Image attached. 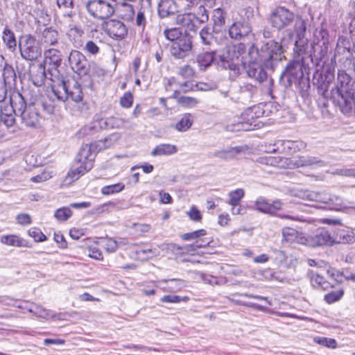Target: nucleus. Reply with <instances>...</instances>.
<instances>
[{
    "mask_svg": "<svg viewBox=\"0 0 355 355\" xmlns=\"http://www.w3.org/2000/svg\"><path fill=\"white\" fill-rule=\"evenodd\" d=\"M327 274L329 277L334 279L337 282H342L343 272H340L335 268H331L327 270Z\"/></svg>",
    "mask_w": 355,
    "mask_h": 355,
    "instance_id": "obj_64",
    "label": "nucleus"
},
{
    "mask_svg": "<svg viewBox=\"0 0 355 355\" xmlns=\"http://www.w3.org/2000/svg\"><path fill=\"white\" fill-rule=\"evenodd\" d=\"M46 65L40 63L39 64H32L29 69V76L33 83L36 86L44 85L45 79L49 78V71H46Z\"/></svg>",
    "mask_w": 355,
    "mask_h": 355,
    "instance_id": "obj_19",
    "label": "nucleus"
},
{
    "mask_svg": "<svg viewBox=\"0 0 355 355\" xmlns=\"http://www.w3.org/2000/svg\"><path fill=\"white\" fill-rule=\"evenodd\" d=\"M76 13L74 11L71 10L63 15L64 23L66 24L67 28L71 31H75L77 33H80V28L74 24L73 17Z\"/></svg>",
    "mask_w": 355,
    "mask_h": 355,
    "instance_id": "obj_50",
    "label": "nucleus"
},
{
    "mask_svg": "<svg viewBox=\"0 0 355 355\" xmlns=\"http://www.w3.org/2000/svg\"><path fill=\"white\" fill-rule=\"evenodd\" d=\"M175 21L177 24L181 25L189 31L195 32L200 26L196 17L191 12L177 15Z\"/></svg>",
    "mask_w": 355,
    "mask_h": 355,
    "instance_id": "obj_24",
    "label": "nucleus"
},
{
    "mask_svg": "<svg viewBox=\"0 0 355 355\" xmlns=\"http://www.w3.org/2000/svg\"><path fill=\"white\" fill-rule=\"evenodd\" d=\"M245 51L246 46L243 43L226 46L218 55H216V65L223 69H228L239 73V58Z\"/></svg>",
    "mask_w": 355,
    "mask_h": 355,
    "instance_id": "obj_6",
    "label": "nucleus"
},
{
    "mask_svg": "<svg viewBox=\"0 0 355 355\" xmlns=\"http://www.w3.org/2000/svg\"><path fill=\"white\" fill-rule=\"evenodd\" d=\"M310 280L312 286L317 288H321L324 291L328 290L334 287V285L326 281L324 278L318 273L313 271L309 272Z\"/></svg>",
    "mask_w": 355,
    "mask_h": 355,
    "instance_id": "obj_34",
    "label": "nucleus"
},
{
    "mask_svg": "<svg viewBox=\"0 0 355 355\" xmlns=\"http://www.w3.org/2000/svg\"><path fill=\"white\" fill-rule=\"evenodd\" d=\"M295 196L302 199L315 201L324 204L322 208H327L330 209L338 210L341 208L343 200L336 196H331L326 192L315 191H299Z\"/></svg>",
    "mask_w": 355,
    "mask_h": 355,
    "instance_id": "obj_10",
    "label": "nucleus"
},
{
    "mask_svg": "<svg viewBox=\"0 0 355 355\" xmlns=\"http://www.w3.org/2000/svg\"><path fill=\"white\" fill-rule=\"evenodd\" d=\"M12 102V94L10 98V105L0 107V123L2 122L7 127L12 126L15 123V116H18Z\"/></svg>",
    "mask_w": 355,
    "mask_h": 355,
    "instance_id": "obj_21",
    "label": "nucleus"
},
{
    "mask_svg": "<svg viewBox=\"0 0 355 355\" xmlns=\"http://www.w3.org/2000/svg\"><path fill=\"white\" fill-rule=\"evenodd\" d=\"M89 169H85V167L77 164L74 168H71L67 173L64 179L65 184H69L71 182L77 180L81 175L89 171Z\"/></svg>",
    "mask_w": 355,
    "mask_h": 355,
    "instance_id": "obj_38",
    "label": "nucleus"
},
{
    "mask_svg": "<svg viewBox=\"0 0 355 355\" xmlns=\"http://www.w3.org/2000/svg\"><path fill=\"white\" fill-rule=\"evenodd\" d=\"M163 250L174 251L175 250H185L187 252H193L198 250V245L194 242L192 244L187 245L184 247H178L174 243H166L160 246Z\"/></svg>",
    "mask_w": 355,
    "mask_h": 355,
    "instance_id": "obj_45",
    "label": "nucleus"
},
{
    "mask_svg": "<svg viewBox=\"0 0 355 355\" xmlns=\"http://www.w3.org/2000/svg\"><path fill=\"white\" fill-rule=\"evenodd\" d=\"M340 55H343V59L346 60H348L353 56V52L351 51L349 41H347L344 39H339L336 45L335 54L333 59H336Z\"/></svg>",
    "mask_w": 355,
    "mask_h": 355,
    "instance_id": "obj_30",
    "label": "nucleus"
},
{
    "mask_svg": "<svg viewBox=\"0 0 355 355\" xmlns=\"http://www.w3.org/2000/svg\"><path fill=\"white\" fill-rule=\"evenodd\" d=\"M28 311L30 313H33L37 317L45 318V319L51 317V315L50 311L46 310V309H44L42 306H39L37 304L33 305L28 309Z\"/></svg>",
    "mask_w": 355,
    "mask_h": 355,
    "instance_id": "obj_51",
    "label": "nucleus"
},
{
    "mask_svg": "<svg viewBox=\"0 0 355 355\" xmlns=\"http://www.w3.org/2000/svg\"><path fill=\"white\" fill-rule=\"evenodd\" d=\"M282 232V236L286 241H292L297 237L298 232L293 228L284 227Z\"/></svg>",
    "mask_w": 355,
    "mask_h": 355,
    "instance_id": "obj_59",
    "label": "nucleus"
},
{
    "mask_svg": "<svg viewBox=\"0 0 355 355\" xmlns=\"http://www.w3.org/2000/svg\"><path fill=\"white\" fill-rule=\"evenodd\" d=\"M226 12L221 8L214 9L211 14L213 32L223 35V29L225 24Z\"/></svg>",
    "mask_w": 355,
    "mask_h": 355,
    "instance_id": "obj_23",
    "label": "nucleus"
},
{
    "mask_svg": "<svg viewBox=\"0 0 355 355\" xmlns=\"http://www.w3.org/2000/svg\"><path fill=\"white\" fill-rule=\"evenodd\" d=\"M71 210L69 207H66L58 209L54 214L55 218L58 221H66L71 216Z\"/></svg>",
    "mask_w": 355,
    "mask_h": 355,
    "instance_id": "obj_52",
    "label": "nucleus"
},
{
    "mask_svg": "<svg viewBox=\"0 0 355 355\" xmlns=\"http://www.w3.org/2000/svg\"><path fill=\"white\" fill-rule=\"evenodd\" d=\"M245 148L241 146L229 147L225 149L218 150L214 152V155L223 159H231L243 152Z\"/></svg>",
    "mask_w": 355,
    "mask_h": 355,
    "instance_id": "obj_29",
    "label": "nucleus"
},
{
    "mask_svg": "<svg viewBox=\"0 0 355 355\" xmlns=\"http://www.w3.org/2000/svg\"><path fill=\"white\" fill-rule=\"evenodd\" d=\"M59 33L51 27L45 28L42 33L41 44L45 46H55L58 42Z\"/></svg>",
    "mask_w": 355,
    "mask_h": 355,
    "instance_id": "obj_31",
    "label": "nucleus"
},
{
    "mask_svg": "<svg viewBox=\"0 0 355 355\" xmlns=\"http://www.w3.org/2000/svg\"><path fill=\"white\" fill-rule=\"evenodd\" d=\"M178 102L187 107H193L197 105L198 101L195 98L189 97V96H181L178 99Z\"/></svg>",
    "mask_w": 355,
    "mask_h": 355,
    "instance_id": "obj_63",
    "label": "nucleus"
},
{
    "mask_svg": "<svg viewBox=\"0 0 355 355\" xmlns=\"http://www.w3.org/2000/svg\"><path fill=\"white\" fill-rule=\"evenodd\" d=\"M308 70L313 69V85L320 95L330 94L331 101L342 114L355 116V80L345 70L338 69L335 79V66L333 59H309Z\"/></svg>",
    "mask_w": 355,
    "mask_h": 355,
    "instance_id": "obj_1",
    "label": "nucleus"
},
{
    "mask_svg": "<svg viewBox=\"0 0 355 355\" xmlns=\"http://www.w3.org/2000/svg\"><path fill=\"white\" fill-rule=\"evenodd\" d=\"M177 151L178 148L175 145L162 144L157 146V155H171L176 153Z\"/></svg>",
    "mask_w": 355,
    "mask_h": 355,
    "instance_id": "obj_46",
    "label": "nucleus"
},
{
    "mask_svg": "<svg viewBox=\"0 0 355 355\" xmlns=\"http://www.w3.org/2000/svg\"><path fill=\"white\" fill-rule=\"evenodd\" d=\"M332 239L333 245L334 243L349 244L355 241V234L350 230L339 227L334 230Z\"/></svg>",
    "mask_w": 355,
    "mask_h": 355,
    "instance_id": "obj_26",
    "label": "nucleus"
},
{
    "mask_svg": "<svg viewBox=\"0 0 355 355\" xmlns=\"http://www.w3.org/2000/svg\"><path fill=\"white\" fill-rule=\"evenodd\" d=\"M28 94H21L19 92L12 93V104L17 115L20 116L21 123L28 128H37L40 125L41 116L37 107L33 101H28Z\"/></svg>",
    "mask_w": 355,
    "mask_h": 355,
    "instance_id": "obj_5",
    "label": "nucleus"
},
{
    "mask_svg": "<svg viewBox=\"0 0 355 355\" xmlns=\"http://www.w3.org/2000/svg\"><path fill=\"white\" fill-rule=\"evenodd\" d=\"M280 47L272 42H266L259 49L252 44L248 55L243 57L242 66L247 76L259 85H264L266 92L272 98L274 80L268 76L263 67L274 70L281 62Z\"/></svg>",
    "mask_w": 355,
    "mask_h": 355,
    "instance_id": "obj_2",
    "label": "nucleus"
},
{
    "mask_svg": "<svg viewBox=\"0 0 355 355\" xmlns=\"http://www.w3.org/2000/svg\"><path fill=\"white\" fill-rule=\"evenodd\" d=\"M193 122V116L189 113L184 114L175 125V128L179 132H185L191 127Z\"/></svg>",
    "mask_w": 355,
    "mask_h": 355,
    "instance_id": "obj_40",
    "label": "nucleus"
},
{
    "mask_svg": "<svg viewBox=\"0 0 355 355\" xmlns=\"http://www.w3.org/2000/svg\"><path fill=\"white\" fill-rule=\"evenodd\" d=\"M254 205L259 211L271 216H275L277 211L282 209L283 202L280 200L277 199L272 201V203H270L264 198L259 197L254 202Z\"/></svg>",
    "mask_w": 355,
    "mask_h": 355,
    "instance_id": "obj_18",
    "label": "nucleus"
},
{
    "mask_svg": "<svg viewBox=\"0 0 355 355\" xmlns=\"http://www.w3.org/2000/svg\"><path fill=\"white\" fill-rule=\"evenodd\" d=\"M314 340L318 344L329 348H336L337 345L336 340L333 338H328L325 337H317L314 339Z\"/></svg>",
    "mask_w": 355,
    "mask_h": 355,
    "instance_id": "obj_58",
    "label": "nucleus"
},
{
    "mask_svg": "<svg viewBox=\"0 0 355 355\" xmlns=\"http://www.w3.org/2000/svg\"><path fill=\"white\" fill-rule=\"evenodd\" d=\"M121 137L119 132H114L108 135L103 139L98 140L96 144V147L98 150L107 149L114 145Z\"/></svg>",
    "mask_w": 355,
    "mask_h": 355,
    "instance_id": "obj_35",
    "label": "nucleus"
},
{
    "mask_svg": "<svg viewBox=\"0 0 355 355\" xmlns=\"http://www.w3.org/2000/svg\"><path fill=\"white\" fill-rule=\"evenodd\" d=\"M103 28L107 35L116 40H123L128 34L125 25L119 20L112 19L103 24Z\"/></svg>",
    "mask_w": 355,
    "mask_h": 355,
    "instance_id": "obj_16",
    "label": "nucleus"
},
{
    "mask_svg": "<svg viewBox=\"0 0 355 355\" xmlns=\"http://www.w3.org/2000/svg\"><path fill=\"white\" fill-rule=\"evenodd\" d=\"M128 121L121 118L110 116L105 119H100L94 122V126L98 125L102 130H110L114 128H123Z\"/></svg>",
    "mask_w": 355,
    "mask_h": 355,
    "instance_id": "obj_25",
    "label": "nucleus"
},
{
    "mask_svg": "<svg viewBox=\"0 0 355 355\" xmlns=\"http://www.w3.org/2000/svg\"><path fill=\"white\" fill-rule=\"evenodd\" d=\"M320 96L321 98L318 100V107H320L324 117H330L331 116V111L329 109V99L331 101L330 94L327 96L323 95Z\"/></svg>",
    "mask_w": 355,
    "mask_h": 355,
    "instance_id": "obj_49",
    "label": "nucleus"
},
{
    "mask_svg": "<svg viewBox=\"0 0 355 355\" xmlns=\"http://www.w3.org/2000/svg\"><path fill=\"white\" fill-rule=\"evenodd\" d=\"M44 64L48 67L49 79L53 83L52 90L59 101H65L71 99L74 102L83 100V94L80 85L74 79L64 80L60 78L58 68L62 60L60 50L50 48L44 52Z\"/></svg>",
    "mask_w": 355,
    "mask_h": 355,
    "instance_id": "obj_3",
    "label": "nucleus"
},
{
    "mask_svg": "<svg viewBox=\"0 0 355 355\" xmlns=\"http://www.w3.org/2000/svg\"><path fill=\"white\" fill-rule=\"evenodd\" d=\"M252 31V27L248 20L241 19L234 21L229 28L228 33L230 38L241 40L247 37Z\"/></svg>",
    "mask_w": 355,
    "mask_h": 355,
    "instance_id": "obj_14",
    "label": "nucleus"
},
{
    "mask_svg": "<svg viewBox=\"0 0 355 355\" xmlns=\"http://www.w3.org/2000/svg\"><path fill=\"white\" fill-rule=\"evenodd\" d=\"M94 157L92 153V145L85 144L81 147L76 157V164L81 165L85 169L91 170L94 165Z\"/></svg>",
    "mask_w": 355,
    "mask_h": 355,
    "instance_id": "obj_20",
    "label": "nucleus"
},
{
    "mask_svg": "<svg viewBox=\"0 0 355 355\" xmlns=\"http://www.w3.org/2000/svg\"><path fill=\"white\" fill-rule=\"evenodd\" d=\"M116 6V0H89L85 8L92 17L105 20L114 15Z\"/></svg>",
    "mask_w": 355,
    "mask_h": 355,
    "instance_id": "obj_8",
    "label": "nucleus"
},
{
    "mask_svg": "<svg viewBox=\"0 0 355 355\" xmlns=\"http://www.w3.org/2000/svg\"><path fill=\"white\" fill-rule=\"evenodd\" d=\"M18 48L21 58L28 61L37 60L42 53L41 44L30 34L20 37Z\"/></svg>",
    "mask_w": 355,
    "mask_h": 355,
    "instance_id": "obj_11",
    "label": "nucleus"
},
{
    "mask_svg": "<svg viewBox=\"0 0 355 355\" xmlns=\"http://www.w3.org/2000/svg\"><path fill=\"white\" fill-rule=\"evenodd\" d=\"M207 234V231L204 229L198 230L189 233H185L181 236V239L184 241L197 240L201 236Z\"/></svg>",
    "mask_w": 355,
    "mask_h": 355,
    "instance_id": "obj_55",
    "label": "nucleus"
},
{
    "mask_svg": "<svg viewBox=\"0 0 355 355\" xmlns=\"http://www.w3.org/2000/svg\"><path fill=\"white\" fill-rule=\"evenodd\" d=\"M191 49V37L188 34L184 33L182 37L173 42L170 51L175 58L183 59L189 55Z\"/></svg>",
    "mask_w": 355,
    "mask_h": 355,
    "instance_id": "obj_12",
    "label": "nucleus"
},
{
    "mask_svg": "<svg viewBox=\"0 0 355 355\" xmlns=\"http://www.w3.org/2000/svg\"><path fill=\"white\" fill-rule=\"evenodd\" d=\"M245 191L243 189H237L229 193V204L232 207H238L241 200L244 197Z\"/></svg>",
    "mask_w": 355,
    "mask_h": 355,
    "instance_id": "obj_44",
    "label": "nucleus"
},
{
    "mask_svg": "<svg viewBox=\"0 0 355 355\" xmlns=\"http://www.w3.org/2000/svg\"><path fill=\"white\" fill-rule=\"evenodd\" d=\"M175 21H160L159 22V32L163 31L164 37L173 42L177 41L179 38L182 37V30L179 28L174 27Z\"/></svg>",
    "mask_w": 355,
    "mask_h": 355,
    "instance_id": "obj_22",
    "label": "nucleus"
},
{
    "mask_svg": "<svg viewBox=\"0 0 355 355\" xmlns=\"http://www.w3.org/2000/svg\"><path fill=\"white\" fill-rule=\"evenodd\" d=\"M294 13L284 7H278L270 17L272 26L279 30L288 26L294 20Z\"/></svg>",
    "mask_w": 355,
    "mask_h": 355,
    "instance_id": "obj_13",
    "label": "nucleus"
},
{
    "mask_svg": "<svg viewBox=\"0 0 355 355\" xmlns=\"http://www.w3.org/2000/svg\"><path fill=\"white\" fill-rule=\"evenodd\" d=\"M157 12L161 18V21H175L177 9L173 0H160Z\"/></svg>",
    "mask_w": 355,
    "mask_h": 355,
    "instance_id": "obj_17",
    "label": "nucleus"
},
{
    "mask_svg": "<svg viewBox=\"0 0 355 355\" xmlns=\"http://www.w3.org/2000/svg\"><path fill=\"white\" fill-rule=\"evenodd\" d=\"M83 51L89 55H96L100 53L101 49L97 43L89 40L83 47Z\"/></svg>",
    "mask_w": 355,
    "mask_h": 355,
    "instance_id": "obj_54",
    "label": "nucleus"
},
{
    "mask_svg": "<svg viewBox=\"0 0 355 355\" xmlns=\"http://www.w3.org/2000/svg\"><path fill=\"white\" fill-rule=\"evenodd\" d=\"M283 36L281 38V42H278L273 40H269L268 42H272L280 47L281 53V61L285 58L284 55V48L287 47L289 44H291L293 42L294 33L291 30H286L283 32Z\"/></svg>",
    "mask_w": 355,
    "mask_h": 355,
    "instance_id": "obj_36",
    "label": "nucleus"
},
{
    "mask_svg": "<svg viewBox=\"0 0 355 355\" xmlns=\"http://www.w3.org/2000/svg\"><path fill=\"white\" fill-rule=\"evenodd\" d=\"M28 234L32 236L35 241H43L46 240V236L37 228H31L28 230Z\"/></svg>",
    "mask_w": 355,
    "mask_h": 355,
    "instance_id": "obj_61",
    "label": "nucleus"
},
{
    "mask_svg": "<svg viewBox=\"0 0 355 355\" xmlns=\"http://www.w3.org/2000/svg\"><path fill=\"white\" fill-rule=\"evenodd\" d=\"M33 102L35 103V107L37 109L41 107L47 114H52L54 111V105L49 98H44L40 100L33 101Z\"/></svg>",
    "mask_w": 355,
    "mask_h": 355,
    "instance_id": "obj_43",
    "label": "nucleus"
},
{
    "mask_svg": "<svg viewBox=\"0 0 355 355\" xmlns=\"http://www.w3.org/2000/svg\"><path fill=\"white\" fill-rule=\"evenodd\" d=\"M1 242L3 244L10 245V246H16V247H21L23 246V240L20 239L19 236L16 235H6L3 236L1 238Z\"/></svg>",
    "mask_w": 355,
    "mask_h": 355,
    "instance_id": "obj_48",
    "label": "nucleus"
},
{
    "mask_svg": "<svg viewBox=\"0 0 355 355\" xmlns=\"http://www.w3.org/2000/svg\"><path fill=\"white\" fill-rule=\"evenodd\" d=\"M2 40L3 44L10 52H15L17 48V42L12 31L6 27L2 33Z\"/></svg>",
    "mask_w": 355,
    "mask_h": 355,
    "instance_id": "obj_32",
    "label": "nucleus"
},
{
    "mask_svg": "<svg viewBox=\"0 0 355 355\" xmlns=\"http://www.w3.org/2000/svg\"><path fill=\"white\" fill-rule=\"evenodd\" d=\"M103 246L107 252H114L117 249V242L111 239H106L103 241Z\"/></svg>",
    "mask_w": 355,
    "mask_h": 355,
    "instance_id": "obj_60",
    "label": "nucleus"
},
{
    "mask_svg": "<svg viewBox=\"0 0 355 355\" xmlns=\"http://www.w3.org/2000/svg\"><path fill=\"white\" fill-rule=\"evenodd\" d=\"M68 60L71 69L80 76L89 75L91 67L96 68V73L98 76L103 75V69L96 66V63H89L85 55L76 50H72L68 57Z\"/></svg>",
    "mask_w": 355,
    "mask_h": 355,
    "instance_id": "obj_9",
    "label": "nucleus"
},
{
    "mask_svg": "<svg viewBox=\"0 0 355 355\" xmlns=\"http://www.w3.org/2000/svg\"><path fill=\"white\" fill-rule=\"evenodd\" d=\"M306 31V22L302 18H297L294 26L295 34L294 51L299 55H307V58L321 60L325 59L329 49V32L321 28L316 29L314 33V40L309 52L306 53L309 48L308 40L305 38Z\"/></svg>",
    "mask_w": 355,
    "mask_h": 355,
    "instance_id": "obj_4",
    "label": "nucleus"
},
{
    "mask_svg": "<svg viewBox=\"0 0 355 355\" xmlns=\"http://www.w3.org/2000/svg\"><path fill=\"white\" fill-rule=\"evenodd\" d=\"M184 286V282L181 279H171L157 281V287L170 292H175Z\"/></svg>",
    "mask_w": 355,
    "mask_h": 355,
    "instance_id": "obj_28",
    "label": "nucleus"
},
{
    "mask_svg": "<svg viewBox=\"0 0 355 355\" xmlns=\"http://www.w3.org/2000/svg\"><path fill=\"white\" fill-rule=\"evenodd\" d=\"M2 76L6 85H12L15 84L17 76L14 68L10 64H5Z\"/></svg>",
    "mask_w": 355,
    "mask_h": 355,
    "instance_id": "obj_39",
    "label": "nucleus"
},
{
    "mask_svg": "<svg viewBox=\"0 0 355 355\" xmlns=\"http://www.w3.org/2000/svg\"><path fill=\"white\" fill-rule=\"evenodd\" d=\"M189 297H181L179 295H167L162 297L160 300L162 302H166V303H179L182 301L187 302L189 300Z\"/></svg>",
    "mask_w": 355,
    "mask_h": 355,
    "instance_id": "obj_56",
    "label": "nucleus"
},
{
    "mask_svg": "<svg viewBox=\"0 0 355 355\" xmlns=\"http://www.w3.org/2000/svg\"><path fill=\"white\" fill-rule=\"evenodd\" d=\"M194 73V69L189 64L180 67L178 70V74L184 78H191Z\"/></svg>",
    "mask_w": 355,
    "mask_h": 355,
    "instance_id": "obj_57",
    "label": "nucleus"
},
{
    "mask_svg": "<svg viewBox=\"0 0 355 355\" xmlns=\"http://www.w3.org/2000/svg\"><path fill=\"white\" fill-rule=\"evenodd\" d=\"M332 235L324 228L318 229L306 238L307 243L313 248L323 245H333Z\"/></svg>",
    "mask_w": 355,
    "mask_h": 355,
    "instance_id": "obj_15",
    "label": "nucleus"
},
{
    "mask_svg": "<svg viewBox=\"0 0 355 355\" xmlns=\"http://www.w3.org/2000/svg\"><path fill=\"white\" fill-rule=\"evenodd\" d=\"M192 14L196 17L200 26L209 20V13L204 5L198 6Z\"/></svg>",
    "mask_w": 355,
    "mask_h": 355,
    "instance_id": "obj_41",
    "label": "nucleus"
},
{
    "mask_svg": "<svg viewBox=\"0 0 355 355\" xmlns=\"http://www.w3.org/2000/svg\"><path fill=\"white\" fill-rule=\"evenodd\" d=\"M241 98L252 101L258 93V87L250 83H243L239 86Z\"/></svg>",
    "mask_w": 355,
    "mask_h": 355,
    "instance_id": "obj_33",
    "label": "nucleus"
},
{
    "mask_svg": "<svg viewBox=\"0 0 355 355\" xmlns=\"http://www.w3.org/2000/svg\"><path fill=\"white\" fill-rule=\"evenodd\" d=\"M343 295V289H339L338 291H334L326 294L324 299L327 303L332 304L340 300Z\"/></svg>",
    "mask_w": 355,
    "mask_h": 355,
    "instance_id": "obj_53",
    "label": "nucleus"
},
{
    "mask_svg": "<svg viewBox=\"0 0 355 355\" xmlns=\"http://www.w3.org/2000/svg\"><path fill=\"white\" fill-rule=\"evenodd\" d=\"M89 169H85V167L77 164L74 168H71L67 173L64 179L65 184H69L71 182L77 180L81 175L89 171Z\"/></svg>",
    "mask_w": 355,
    "mask_h": 355,
    "instance_id": "obj_37",
    "label": "nucleus"
},
{
    "mask_svg": "<svg viewBox=\"0 0 355 355\" xmlns=\"http://www.w3.org/2000/svg\"><path fill=\"white\" fill-rule=\"evenodd\" d=\"M307 60H309V58H307V56L306 57V55H304L302 58V62L298 61L290 62L282 72L279 77V83L287 88L293 85L297 87L302 82L306 81L304 78L302 67H305L309 64Z\"/></svg>",
    "mask_w": 355,
    "mask_h": 355,
    "instance_id": "obj_7",
    "label": "nucleus"
},
{
    "mask_svg": "<svg viewBox=\"0 0 355 355\" xmlns=\"http://www.w3.org/2000/svg\"><path fill=\"white\" fill-rule=\"evenodd\" d=\"M125 188V184L121 182L106 185L101 188V193L105 196L112 195L123 191Z\"/></svg>",
    "mask_w": 355,
    "mask_h": 355,
    "instance_id": "obj_47",
    "label": "nucleus"
},
{
    "mask_svg": "<svg viewBox=\"0 0 355 355\" xmlns=\"http://www.w3.org/2000/svg\"><path fill=\"white\" fill-rule=\"evenodd\" d=\"M215 35L216 34L213 31L211 32L210 28L208 26H205L200 31L201 40L202 43L206 45H211L214 40L216 42V37Z\"/></svg>",
    "mask_w": 355,
    "mask_h": 355,
    "instance_id": "obj_42",
    "label": "nucleus"
},
{
    "mask_svg": "<svg viewBox=\"0 0 355 355\" xmlns=\"http://www.w3.org/2000/svg\"><path fill=\"white\" fill-rule=\"evenodd\" d=\"M133 103V96L130 92H125L120 99V104L122 107H130Z\"/></svg>",
    "mask_w": 355,
    "mask_h": 355,
    "instance_id": "obj_62",
    "label": "nucleus"
},
{
    "mask_svg": "<svg viewBox=\"0 0 355 355\" xmlns=\"http://www.w3.org/2000/svg\"><path fill=\"white\" fill-rule=\"evenodd\" d=\"M196 60L200 69L201 71H205L212 64H214L216 65V51H202L197 55Z\"/></svg>",
    "mask_w": 355,
    "mask_h": 355,
    "instance_id": "obj_27",
    "label": "nucleus"
}]
</instances>
